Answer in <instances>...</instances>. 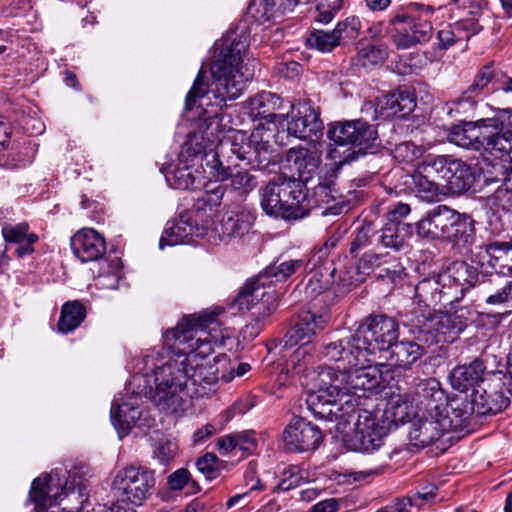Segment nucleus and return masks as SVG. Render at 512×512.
I'll return each instance as SVG.
<instances>
[{
    "label": "nucleus",
    "mask_w": 512,
    "mask_h": 512,
    "mask_svg": "<svg viewBox=\"0 0 512 512\" xmlns=\"http://www.w3.org/2000/svg\"><path fill=\"white\" fill-rule=\"evenodd\" d=\"M249 47V33L246 29L227 32L221 39L219 52L210 66L211 79L204 81V72L199 71L185 100L187 110L195 107L207 113L213 107V115L200 118L196 127L187 135L178 156V165H164L161 169L167 183L180 190L194 187L198 163L208 174L205 156L216 149V138L225 132V116L217 113L227 101L235 100L243 93L246 83L253 78L248 69L243 71V59Z\"/></svg>",
    "instance_id": "f257e3e1"
},
{
    "label": "nucleus",
    "mask_w": 512,
    "mask_h": 512,
    "mask_svg": "<svg viewBox=\"0 0 512 512\" xmlns=\"http://www.w3.org/2000/svg\"><path fill=\"white\" fill-rule=\"evenodd\" d=\"M200 318L188 316L175 328L163 334L165 342L177 343V349L168 360L162 362L159 352L152 351L142 358L143 368L133 375L130 387L133 392L144 394L162 411L178 413L183 406V395L188 382L194 387L193 394L204 397L214 391L217 368L207 356L213 351L212 342L206 335Z\"/></svg>",
    "instance_id": "f03ea898"
},
{
    "label": "nucleus",
    "mask_w": 512,
    "mask_h": 512,
    "mask_svg": "<svg viewBox=\"0 0 512 512\" xmlns=\"http://www.w3.org/2000/svg\"><path fill=\"white\" fill-rule=\"evenodd\" d=\"M216 138V149L206 154L208 176L216 181L231 179V187L240 195H246L257 186L254 175L242 169L243 164L253 169L268 167L273 147L271 133L264 128H256L248 137L245 132L227 127Z\"/></svg>",
    "instance_id": "7ed1b4c3"
},
{
    "label": "nucleus",
    "mask_w": 512,
    "mask_h": 512,
    "mask_svg": "<svg viewBox=\"0 0 512 512\" xmlns=\"http://www.w3.org/2000/svg\"><path fill=\"white\" fill-rule=\"evenodd\" d=\"M303 265V259L276 260L256 278L246 281L232 302L239 311L250 312L251 321L245 326V333L256 337L276 310L278 295L271 284L287 280Z\"/></svg>",
    "instance_id": "20e7f679"
},
{
    "label": "nucleus",
    "mask_w": 512,
    "mask_h": 512,
    "mask_svg": "<svg viewBox=\"0 0 512 512\" xmlns=\"http://www.w3.org/2000/svg\"><path fill=\"white\" fill-rule=\"evenodd\" d=\"M420 238L452 243L458 248L469 249L475 241L474 220L446 205H439L427 211L415 224Z\"/></svg>",
    "instance_id": "39448f33"
},
{
    "label": "nucleus",
    "mask_w": 512,
    "mask_h": 512,
    "mask_svg": "<svg viewBox=\"0 0 512 512\" xmlns=\"http://www.w3.org/2000/svg\"><path fill=\"white\" fill-rule=\"evenodd\" d=\"M410 12L398 11L389 20L392 41L398 49H409L428 42L433 35L431 16L435 8L421 3H411Z\"/></svg>",
    "instance_id": "423d86ee"
},
{
    "label": "nucleus",
    "mask_w": 512,
    "mask_h": 512,
    "mask_svg": "<svg viewBox=\"0 0 512 512\" xmlns=\"http://www.w3.org/2000/svg\"><path fill=\"white\" fill-rule=\"evenodd\" d=\"M418 332V338L428 345L453 342L466 328L465 318L458 313L413 310L408 322Z\"/></svg>",
    "instance_id": "0eeeda50"
},
{
    "label": "nucleus",
    "mask_w": 512,
    "mask_h": 512,
    "mask_svg": "<svg viewBox=\"0 0 512 512\" xmlns=\"http://www.w3.org/2000/svg\"><path fill=\"white\" fill-rule=\"evenodd\" d=\"M384 365L368 363L350 369L346 373H337L344 378L342 386L347 396L344 403L353 409L374 408L377 395L382 393V371Z\"/></svg>",
    "instance_id": "6e6552de"
},
{
    "label": "nucleus",
    "mask_w": 512,
    "mask_h": 512,
    "mask_svg": "<svg viewBox=\"0 0 512 512\" xmlns=\"http://www.w3.org/2000/svg\"><path fill=\"white\" fill-rule=\"evenodd\" d=\"M494 117L480 119L476 122H464L454 126L448 134L451 143L466 149L486 151L499 156L496 146L497 134Z\"/></svg>",
    "instance_id": "1a4fd4ad"
},
{
    "label": "nucleus",
    "mask_w": 512,
    "mask_h": 512,
    "mask_svg": "<svg viewBox=\"0 0 512 512\" xmlns=\"http://www.w3.org/2000/svg\"><path fill=\"white\" fill-rule=\"evenodd\" d=\"M154 486V472L142 466L126 467L113 480L118 500L134 505H141L151 495Z\"/></svg>",
    "instance_id": "9d476101"
},
{
    "label": "nucleus",
    "mask_w": 512,
    "mask_h": 512,
    "mask_svg": "<svg viewBox=\"0 0 512 512\" xmlns=\"http://www.w3.org/2000/svg\"><path fill=\"white\" fill-rule=\"evenodd\" d=\"M367 357L376 350H388L399 337L398 323L387 315H371L355 331Z\"/></svg>",
    "instance_id": "9b49d317"
},
{
    "label": "nucleus",
    "mask_w": 512,
    "mask_h": 512,
    "mask_svg": "<svg viewBox=\"0 0 512 512\" xmlns=\"http://www.w3.org/2000/svg\"><path fill=\"white\" fill-rule=\"evenodd\" d=\"M357 414L355 431L348 440L349 447L362 453H373L383 445L384 437L388 435L389 427L385 422L380 423L377 415L367 408L352 410Z\"/></svg>",
    "instance_id": "f8f14e48"
},
{
    "label": "nucleus",
    "mask_w": 512,
    "mask_h": 512,
    "mask_svg": "<svg viewBox=\"0 0 512 512\" xmlns=\"http://www.w3.org/2000/svg\"><path fill=\"white\" fill-rule=\"evenodd\" d=\"M366 347H362L359 340H356V333L324 344L318 352V357L327 362L336 363L333 368L335 373H346L359 365L369 363L366 355Z\"/></svg>",
    "instance_id": "ddd939ff"
},
{
    "label": "nucleus",
    "mask_w": 512,
    "mask_h": 512,
    "mask_svg": "<svg viewBox=\"0 0 512 512\" xmlns=\"http://www.w3.org/2000/svg\"><path fill=\"white\" fill-rule=\"evenodd\" d=\"M307 376L314 382L307 396V406H317L321 403L342 407V404H345L347 396L342 386L344 378L338 376L332 367H319L318 371H311Z\"/></svg>",
    "instance_id": "4468645a"
},
{
    "label": "nucleus",
    "mask_w": 512,
    "mask_h": 512,
    "mask_svg": "<svg viewBox=\"0 0 512 512\" xmlns=\"http://www.w3.org/2000/svg\"><path fill=\"white\" fill-rule=\"evenodd\" d=\"M290 114H285L281 119L282 128L286 127L288 135L299 139H312L321 135L323 122L320 119V111L311 100H300L290 105Z\"/></svg>",
    "instance_id": "2eb2a0df"
},
{
    "label": "nucleus",
    "mask_w": 512,
    "mask_h": 512,
    "mask_svg": "<svg viewBox=\"0 0 512 512\" xmlns=\"http://www.w3.org/2000/svg\"><path fill=\"white\" fill-rule=\"evenodd\" d=\"M451 431V421L445 411L416 412L408 431L409 444L424 448Z\"/></svg>",
    "instance_id": "dca6fc26"
},
{
    "label": "nucleus",
    "mask_w": 512,
    "mask_h": 512,
    "mask_svg": "<svg viewBox=\"0 0 512 512\" xmlns=\"http://www.w3.org/2000/svg\"><path fill=\"white\" fill-rule=\"evenodd\" d=\"M509 245L506 242H490L469 248L471 261L481 268L491 267L489 281L497 285L502 280L501 275L512 273V257L509 254Z\"/></svg>",
    "instance_id": "f3484780"
},
{
    "label": "nucleus",
    "mask_w": 512,
    "mask_h": 512,
    "mask_svg": "<svg viewBox=\"0 0 512 512\" xmlns=\"http://www.w3.org/2000/svg\"><path fill=\"white\" fill-rule=\"evenodd\" d=\"M434 170H438L443 186L451 193H464L472 188L475 177L471 167L451 156H434Z\"/></svg>",
    "instance_id": "a211bd4d"
},
{
    "label": "nucleus",
    "mask_w": 512,
    "mask_h": 512,
    "mask_svg": "<svg viewBox=\"0 0 512 512\" xmlns=\"http://www.w3.org/2000/svg\"><path fill=\"white\" fill-rule=\"evenodd\" d=\"M131 387L129 382L125 389L126 394L131 393L132 396L128 397L127 400H122L121 403L118 398H115L111 407V421L120 438L126 436L132 427L144 426V423H142L143 411L140 410V401L144 394L133 392V389L137 390V387Z\"/></svg>",
    "instance_id": "6ab92c4d"
},
{
    "label": "nucleus",
    "mask_w": 512,
    "mask_h": 512,
    "mask_svg": "<svg viewBox=\"0 0 512 512\" xmlns=\"http://www.w3.org/2000/svg\"><path fill=\"white\" fill-rule=\"evenodd\" d=\"M322 437L318 426L299 417H293L283 432L285 447L291 452L313 451Z\"/></svg>",
    "instance_id": "aec40b11"
},
{
    "label": "nucleus",
    "mask_w": 512,
    "mask_h": 512,
    "mask_svg": "<svg viewBox=\"0 0 512 512\" xmlns=\"http://www.w3.org/2000/svg\"><path fill=\"white\" fill-rule=\"evenodd\" d=\"M415 406L416 412H434L446 410V394L440 382L435 378L421 379L407 396V403Z\"/></svg>",
    "instance_id": "412c9836"
},
{
    "label": "nucleus",
    "mask_w": 512,
    "mask_h": 512,
    "mask_svg": "<svg viewBox=\"0 0 512 512\" xmlns=\"http://www.w3.org/2000/svg\"><path fill=\"white\" fill-rule=\"evenodd\" d=\"M328 137L338 145L354 144L368 148L376 140L377 131L365 121L353 120L333 125Z\"/></svg>",
    "instance_id": "4be33fe9"
},
{
    "label": "nucleus",
    "mask_w": 512,
    "mask_h": 512,
    "mask_svg": "<svg viewBox=\"0 0 512 512\" xmlns=\"http://www.w3.org/2000/svg\"><path fill=\"white\" fill-rule=\"evenodd\" d=\"M330 316L327 312L317 315L308 310H302L284 336V347H292L300 342L308 345L310 339L323 330Z\"/></svg>",
    "instance_id": "5701e85b"
},
{
    "label": "nucleus",
    "mask_w": 512,
    "mask_h": 512,
    "mask_svg": "<svg viewBox=\"0 0 512 512\" xmlns=\"http://www.w3.org/2000/svg\"><path fill=\"white\" fill-rule=\"evenodd\" d=\"M254 220V214L249 208L239 206L226 211L219 223L212 228V233L218 237L219 241L229 242L232 239L246 235L250 231Z\"/></svg>",
    "instance_id": "b1692460"
},
{
    "label": "nucleus",
    "mask_w": 512,
    "mask_h": 512,
    "mask_svg": "<svg viewBox=\"0 0 512 512\" xmlns=\"http://www.w3.org/2000/svg\"><path fill=\"white\" fill-rule=\"evenodd\" d=\"M73 254L83 263L102 260L106 253L105 239L92 228H82L70 240Z\"/></svg>",
    "instance_id": "393cba45"
},
{
    "label": "nucleus",
    "mask_w": 512,
    "mask_h": 512,
    "mask_svg": "<svg viewBox=\"0 0 512 512\" xmlns=\"http://www.w3.org/2000/svg\"><path fill=\"white\" fill-rule=\"evenodd\" d=\"M281 185H287L291 191L282 197L284 219H301L307 216L312 204L306 185L295 178H281Z\"/></svg>",
    "instance_id": "a878e982"
},
{
    "label": "nucleus",
    "mask_w": 512,
    "mask_h": 512,
    "mask_svg": "<svg viewBox=\"0 0 512 512\" xmlns=\"http://www.w3.org/2000/svg\"><path fill=\"white\" fill-rule=\"evenodd\" d=\"M434 156H427L420 163L414 174L412 175L413 189L418 196L427 201H433L442 191L443 183H441L438 170L432 169L434 165Z\"/></svg>",
    "instance_id": "bb28decb"
},
{
    "label": "nucleus",
    "mask_w": 512,
    "mask_h": 512,
    "mask_svg": "<svg viewBox=\"0 0 512 512\" xmlns=\"http://www.w3.org/2000/svg\"><path fill=\"white\" fill-rule=\"evenodd\" d=\"M285 160L289 169L298 175L305 185L317 173L321 155L316 150L303 146L292 147L286 152Z\"/></svg>",
    "instance_id": "cd10ccee"
},
{
    "label": "nucleus",
    "mask_w": 512,
    "mask_h": 512,
    "mask_svg": "<svg viewBox=\"0 0 512 512\" xmlns=\"http://www.w3.org/2000/svg\"><path fill=\"white\" fill-rule=\"evenodd\" d=\"M201 235V228L188 214H181L179 218L172 223H167V227L159 240V248L163 249L165 246L188 243L193 236Z\"/></svg>",
    "instance_id": "c85d7f7f"
},
{
    "label": "nucleus",
    "mask_w": 512,
    "mask_h": 512,
    "mask_svg": "<svg viewBox=\"0 0 512 512\" xmlns=\"http://www.w3.org/2000/svg\"><path fill=\"white\" fill-rule=\"evenodd\" d=\"M415 100L408 91H395L377 98L375 112L383 118L404 117L415 107Z\"/></svg>",
    "instance_id": "c756f323"
},
{
    "label": "nucleus",
    "mask_w": 512,
    "mask_h": 512,
    "mask_svg": "<svg viewBox=\"0 0 512 512\" xmlns=\"http://www.w3.org/2000/svg\"><path fill=\"white\" fill-rule=\"evenodd\" d=\"M494 76L495 74L491 64L483 66L478 71L472 84L455 101L457 111L465 113L473 109L478 98L485 93Z\"/></svg>",
    "instance_id": "7c9ffc66"
},
{
    "label": "nucleus",
    "mask_w": 512,
    "mask_h": 512,
    "mask_svg": "<svg viewBox=\"0 0 512 512\" xmlns=\"http://www.w3.org/2000/svg\"><path fill=\"white\" fill-rule=\"evenodd\" d=\"M281 98L271 92L263 91L248 101L250 114L253 117L269 118L271 122L282 125L281 119H285V114L276 113L282 106Z\"/></svg>",
    "instance_id": "2f4dec72"
},
{
    "label": "nucleus",
    "mask_w": 512,
    "mask_h": 512,
    "mask_svg": "<svg viewBox=\"0 0 512 512\" xmlns=\"http://www.w3.org/2000/svg\"><path fill=\"white\" fill-rule=\"evenodd\" d=\"M310 199L312 207L323 208V215H338L346 207L343 201H341V195L332 182L319 183L313 189V194Z\"/></svg>",
    "instance_id": "473e14b6"
},
{
    "label": "nucleus",
    "mask_w": 512,
    "mask_h": 512,
    "mask_svg": "<svg viewBox=\"0 0 512 512\" xmlns=\"http://www.w3.org/2000/svg\"><path fill=\"white\" fill-rule=\"evenodd\" d=\"M480 30L481 26L470 19L447 25L438 31L439 47L442 50H447L458 41H468L471 36L477 34Z\"/></svg>",
    "instance_id": "72a5a7b5"
},
{
    "label": "nucleus",
    "mask_w": 512,
    "mask_h": 512,
    "mask_svg": "<svg viewBox=\"0 0 512 512\" xmlns=\"http://www.w3.org/2000/svg\"><path fill=\"white\" fill-rule=\"evenodd\" d=\"M484 372L485 366L480 359H475L468 365L457 366L450 374L451 385L456 390L465 391L482 381Z\"/></svg>",
    "instance_id": "f704fd0d"
},
{
    "label": "nucleus",
    "mask_w": 512,
    "mask_h": 512,
    "mask_svg": "<svg viewBox=\"0 0 512 512\" xmlns=\"http://www.w3.org/2000/svg\"><path fill=\"white\" fill-rule=\"evenodd\" d=\"M470 400L478 416L495 415L508 406V398L499 393L488 394L480 386L473 389Z\"/></svg>",
    "instance_id": "c9c22d12"
},
{
    "label": "nucleus",
    "mask_w": 512,
    "mask_h": 512,
    "mask_svg": "<svg viewBox=\"0 0 512 512\" xmlns=\"http://www.w3.org/2000/svg\"><path fill=\"white\" fill-rule=\"evenodd\" d=\"M291 193L289 187L281 185V178L277 182H270L261 192V207L266 214L284 218L282 197Z\"/></svg>",
    "instance_id": "e433bc0d"
},
{
    "label": "nucleus",
    "mask_w": 512,
    "mask_h": 512,
    "mask_svg": "<svg viewBox=\"0 0 512 512\" xmlns=\"http://www.w3.org/2000/svg\"><path fill=\"white\" fill-rule=\"evenodd\" d=\"M499 156L509 154L512 151V109H500L494 115Z\"/></svg>",
    "instance_id": "4c0bfd02"
},
{
    "label": "nucleus",
    "mask_w": 512,
    "mask_h": 512,
    "mask_svg": "<svg viewBox=\"0 0 512 512\" xmlns=\"http://www.w3.org/2000/svg\"><path fill=\"white\" fill-rule=\"evenodd\" d=\"M443 288L444 285H441L440 280L436 278H425L420 281L415 287V300L419 307H421V303H424V310H427L430 305L441 302L447 295ZM417 310L421 309L418 308Z\"/></svg>",
    "instance_id": "58836bf2"
},
{
    "label": "nucleus",
    "mask_w": 512,
    "mask_h": 512,
    "mask_svg": "<svg viewBox=\"0 0 512 512\" xmlns=\"http://www.w3.org/2000/svg\"><path fill=\"white\" fill-rule=\"evenodd\" d=\"M451 413L446 404L445 416L451 421V431L462 430L469 425L471 417L476 414L470 398H456L450 401Z\"/></svg>",
    "instance_id": "ea45409f"
},
{
    "label": "nucleus",
    "mask_w": 512,
    "mask_h": 512,
    "mask_svg": "<svg viewBox=\"0 0 512 512\" xmlns=\"http://www.w3.org/2000/svg\"><path fill=\"white\" fill-rule=\"evenodd\" d=\"M412 232V227L406 223H388L381 229L378 242L385 248L400 250Z\"/></svg>",
    "instance_id": "a19ab883"
},
{
    "label": "nucleus",
    "mask_w": 512,
    "mask_h": 512,
    "mask_svg": "<svg viewBox=\"0 0 512 512\" xmlns=\"http://www.w3.org/2000/svg\"><path fill=\"white\" fill-rule=\"evenodd\" d=\"M86 317L85 307L79 301L65 303L57 324L58 331L67 334L80 326Z\"/></svg>",
    "instance_id": "79ce46f5"
},
{
    "label": "nucleus",
    "mask_w": 512,
    "mask_h": 512,
    "mask_svg": "<svg viewBox=\"0 0 512 512\" xmlns=\"http://www.w3.org/2000/svg\"><path fill=\"white\" fill-rule=\"evenodd\" d=\"M392 359L395 365L401 368H410L424 353L423 347L413 341H395L392 345Z\"/></svg>",
    "instance_id": "37998d69"
},
{
    "label": "nucleus",
    "mask_w": 512,
    "mask_h": 512,
    "mask_svg": "<svg viewBox=\"0 0 512 512\" xmlns=\"http://www.w3.org/2000/svg\"><path fill=\"white\" fill-rule=\"evenodd\" d=\"M248 12L257 22L265 23L290 11L280 7V0H253Z\"/></svg>",
    "instance_id": "c03bdc74"
},
{
    "label": "nucleus",
    "mask_w": 512,
    "mask_h": 512,
    "mask_svg": "<svg viewBox=\"0 0 512 512\" xmlns=\"http://www.w3.org/2000/svg\"><path fill=\"white\" fill-rule=\"evenodd\" d=\"M501 281L498 282L497 285L491 284L489 279L487 281L484 280V275H482V281L479 283V287L484 294H486L485 302L488 305H504L510 301H512V281H508L504 286H501Z\"/></svg>",
    "instance_id": "a18cd8bd"
},
{
    "label": "nucleus",
    "mask_w": 512,
    "mask_h": 512,
    "mask_svg": "<svg viewBox=\"0 0 512 512\" xmlns=\"http://www.w3.org/2000/svg\"><path fill=\"white\" fill-rule=\"evenodd\" d=\"M226 186L217 184L201 194L194 202L193 208L197 212L214 211L217 209L225 195Z\"/></svg>",
    "instance_id": "49530a36"
},
{
    "label": "nucleus",
    "mask_w": 512,
    "mask_h": 512,
    "mask_svg": "<svg viewBox=\"0 0 512 512\" xmlns=\"http://www.w3.org/2000/svg\"><path fill=\"white\" fill-rule=\"evenodd\" d=\"M306 43L310 48L323 53L331 52L341 45L334 29L332 31L314 30L308 35Z\"/></svg>",
    "instance_id": "de8ad7c7"
},
{
    "label": "nucleus",
    "mask_w": 512,
    "mask_h": 512,
    "mask_svg": "<svg viewBox=\"0 0 512 512\" xmlns=\"http://www.w3.org/2000/svg\"><path fill=\"white\" fill-rule=\"evenodd\" d=\"M312 355L308 345L301 344L289 357L286 363L287 374L298 375L307 372L312 364Z\"/></svg>",
    "instance_id": "09e8293b"
},
{
    "label": "nucleus",
    "mask_w": 512,
    "mask_h": 512,
    "mask_svg": "<svg viewBox=\"0 0 512 512\" xmlns=\"http://www.w3.org/2000/svg\"><path fill=\"white\" fill-rule=\"evenodd\" d=\"M388 388V391L383 387L382 392L384 393L385 399H387L385 413H391L394 419L388 422V426L392 423H396L398 420H403L404 415H408L409 404L407 403V396L404 398L400 393L395 394Z\"/></svg>",
    "instance_id": "8fccbe9b"
},
{
    "label": "nucleus",
    "mask_w": 512,
    "mask_h": 512,
    "mask_svg": "<svg viewBox=\"0 0 512 512\" xmlns=\"http://www.w3.org/2000/svg\"><path fill=\"white\" fill-rule=\"evenodd\" d=\"M376 233L377 229L372 222H363L355 231L349 248L350 254L356 255L360 250L371 245Z\"/></svg>",
    "instance_id": "3c124183"
},
{
    "label": "nucleus",
    "mask_w": 512,
    "mask_h": 512,
    "mask_svg": "<svg viewBox=\"0 0 512 512\" xmlns=\"http://www.w3.org/2000/svg\"><path fill=\"white\" fill-rule=\"evenodd\" d=\"M424 153L422 146H417L410 141L397 144L391 151L393 158L399 163L411 164L418 160Z\"/></svg>",
    "instance_id": "603ef678"
},
{
    "label": "nucleus",
    "mask_w": 512,
    "mask_h": 512,
    "mask_svg": "<svg viewBox=\"0 0 512 512\" xmlns=\"http://www.w3.org/2000/svg\"><path fill=\"white\" fill-rule=\"evenodd\" d=\"M361 21L357 16H349L346 19L339 21L334 28V31L340 41H351L360 35Z\"/></svg>",
    "instance_id": "864d4df0"
},
{
    "label": "nucleus",
    "mask_w": 512,
    "mask_h": 512,
    "mask_svg": "<svg viewBox=\"0 0 512 512\" xmlns=\"http://www.w3.org/2000/svg\"><path fill=\"white\" fill-rule=\"evenodd\" d=\"M342 6V0H321L316 7L315 20L319 23L328 24L335 17Z\"/></svg>",
    "instance_id": "5fc2aeb1"
},
{
    "label": "nucleus",
    "mask_w": 512,
    "mask_h": 512,
    "mask_svg": "<svg viewBox=\"0 0 512 512\" xmlns=\"http://www.w3.org/2000/svg\"><path fill=\"white\" fill-rule=\"evenodd\" d=\"M471 269L472 268L464 262L456 264L452 276L454 281L461 286H479L482 280H480L479 275L472 272Z\"/></svg>",
    "instance_id": "6e6d98bb"
},
{
    "label": "nucleus",
    "mask_w": 512,
    "mask_h": 512,
    "mask_svg": "<svg viewBox=\"0 0 512 512\" xmlns=\"http://www.w3.org/2000/svg\"><path fill=\"white\" fill-rule=\"evenodd\" d=\"M302 475L300 469L297 466H290L285 469L282 474V478L274 488L275 491H289L295 487H298L302 482Z\"/></svg>",
    "instance_id": "4d7b16f0"
},
{
    "label": "nucleus",
    "mask_w": 512,
    "mask_h": 512,
    "mask_svg": "<svg viewBox=\"0 0 512 512\" xmlns=\"http://www.w3.org/2000/svg\"><path fill=\"white\" fill-rule=\"evenodd\" d=\"M308 409L311 411V413L314 415L317 419H323L328 421H336L339 418H342L345 414L348 413L342 412V407H334L326 404H317V406H308Z\"/></svg>",
    "instance_id": "13d9d810"
},
{
    "label": "nucleus",
    "mask_w": 512,
    "mask_h": 512,
    "mask_svg": "<svg viewBox=\"0 0 512 512\" xmlns=\"http://www.w3.org/2000/svg\"><path fill=\"white\" fill-rule=\"evenodd\" d=\"M191 482L192 487L196 486L194 481H191V474L185 468H180L171 473L167 477V486L170 490L179 491Z\"/></svg>",
    "instance_id": "bf43d9fd"
},
{
    "label": "nucleus",
    "mask_w": 512,
    "mask_h": 512,
    "mask_svg": "<svg viewBox=\"0 0 512 512\" xmlns=\"http://www.w3.org/2000/svg\"><path fill=\"white\" fill-rule=\"evenodd\" d=\"M29 225L25 222L16 225H5L2 228V236L6 242L17 243L28 236Z\"/></svg>",
    "instance_id": "052dcab7"
},
{
    "label": "nucleus",
    "mask_w": 512,
    "mask_h": 512,
    "mask_svg": "<svg viewBox=\"0 0 512 512\" xmlns=\"http://www.w3.org/2000/svg\"><path fill=\"white\" fill-rule=\"evenodd\" d=\"M359 56L363 59L364 65L378 64L384 61L387 56V52L381 46L367 45L359 51Z\"/></svg>",
    "instance_id": "680f3d73"
},
{
    "label": "nucleus",
    "mask_w": 512,
    "mask_h": 512,
    "mask_svg": "<svg viewBox=\"0 0 512 512\" xmlns=\"http://www.w3.org/2000/svg\"><path fill=\"white\" fill-rule=\"evenodd\" d=\"M176 451L177 445L174 442L163 440L156 445L154 456L161 464H166L175 457Z\"/></svg>",
    "instance_id": "e2e57ef3"
},
{
    "label": "nucleus",
    "mask_w": 512,
    "mask_h": 512,
    "mask_svg": "<svg viewBox=\"0 0 512 512\" xmlns=\"http://www.w3.org/2000/svg\"><path fill=\"white\" fill-rule=\"evenodd\" d=\"M436 491L437 487L435 485H428L423 487L421 490L416 491L409 497L415 507L421 508L435 498Z\"/></svg>",
    "instance_id": "0e129e2a"
},
{
    "label": "nucleus",
    "mask_w": 512,
    "mask_h": 512,
    "mask_svg": "<svg viewBox=\"0 0 512 512\" xmlns=\"http://www.w3.org/2000/svg\"><path fill=\"white\" fill-rule=\"evenodd\" d=\"M494 199L503 209H512V181L501 185L494 193Z\"/></svg>",
    "instance_id": "69168bd1"
},
{
    "label": "nucleus",
    "mask_w": 512,
    "mask_h": 512,
    "mask_svg": "<svg viewBox=\"0 0 512 512\" xmlns=\"http://www.w3.org/2000/svg\"><path fill=\"white\" fill-rule=\"evenodd\" d=\"M216 461L217 457L214 454L206 453L197 459L196 466L201 473L210 478L216 472Z\"/></svg>",
    "instance_id": "338daca9"
},
{
    "label": "nucleus",
    "mask_w": 512,
    "mask_h": 512,
    "mask_svg": "<svg viewBox=\"0 0 512 512\" xmlns=\"http://www.w3.org/2000/svg\"><path fill=\"white\" fill-rule=\"evenodd\" d=\"M413 503L409 496L398 498L393 501L391 504L381 508L377 512H410L411 507H413Z\"/></svg>",
    "instance_id": "774afa93"
}]
</instances>
